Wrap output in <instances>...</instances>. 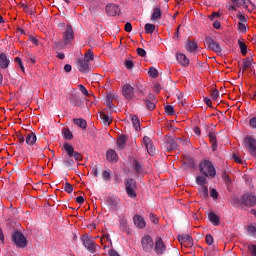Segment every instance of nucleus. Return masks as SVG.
<instances>
[{"label":"nucleus","instance_id":"obj_1","mask_svg":"<svg viewBox=\"0 0 256 256\" xmlns=\"http://www.w3.org/2000/svg\"><path fill=\"white\" fill-rule=\"evenodd\" d=\"M199 171L205 177H215L217 175V170H215V166L209 160H203L199 165Z\"/></svg>","mask_w":256,"mask_h":256},{"label":"nucleus","instance_id":"obj_2","mask_svg":"<svg viewBox=\"0 0 256 256\" xmlns=\"http://www.w3.org/2000/svg\"><path fill=\"white\" fill-rule=\"evenodd\" d=\"M244 147L249 155L256 159V139L251 136L246 137L244 140Z\"/></svg>","mask_w":256,"mask_h":256},{"label":"nucleus","instance_id":"obj_3","mask_svg":"<svg viewBox=\"0 0 256 256\" xmlns=\"http://www.w3.org/2000/svg\"><path fill=\"white\" fill-rule=\"evenodd\" d=\"M12 239L15 245L20 247V249H25V247H27V238H25L21 232H14Z\"/></svg>","mask_w":256,"mask_h":256},{"label":"nucleus","instance_id":"obj_4","mask_svg":"<svg viewBox=\"0 0 256 256\" xmlns=\"http://www.w3.org/2000/svg\"><path fill=\"white\" fill-rule=\"evenodd\" d=\"M122 95L127 99V101H133L135 99V88L131 86L130 84H125L122 87Z\"/></svg>","mask_w":256,"mask_h":256},{"label":"nucleus","instance_id":"obj_5","mask_svg":"<svg viewBox=\"0 0 256 256\" xmlns=\"http://www.w3.org/2000/svg\"><path fill=\"white\" fill-rule=\"evenodd\" d=\"M141 245L143 251H145L146 253H151L154 246L153 238H151V236L149 235L144 236L141 240Z\"/></svg>","mask_w":256,"mask_h":256},{"label":"nucleus","instance_id":"obj_6","mask_svg":"<svg viewBox=\"0 0 256 256\" xmlns=\"http://www.w3.org/2000/svg\"><path fill=\"white\" fill-rule=\"evenodd\" d=\"M75 33L73 32V27L67 25L65 31L63 32L64 45H67L73 41Z\"/></svg>","mask_w":256,"mask_h":256},{"label":"nucleus","instance_id":"obj_7","mask_svg":"<svg viewBox=\"0 0 256 256\" xmlns=\"http://www.w3.org/2000/svg\"><path fill=\"white\" fill-rule=\"evenodd\" d=\"M242 203L246 207H254L256 205V196L253 193H246L242 196Z\"/></svg>","mask_w":256,"mask_h":256},{"label":"nucleus","instance_id":"obj_8","mask_svg":"<svg viewBox=\"0 0 256 256\" xmlns=\"http://www.w3.org/2000/svg\"><path fill=\"white\" fill-rule=\"evenodd\" d=\"M205 41H206V45L208 46V49H210V51H214V53H221V51H222L221 45H219L217 42H215V40H213V38L206 37Z\"/></svg>","mask_w":256,"mask_h":256},{"label":"nucleus","instance_id":"obj_9","mask_svg":"<svg viewBox=\"0 0 256 256\" xmlns=\"http://www.w3.org/2000/svg\"><path fill=\"white\" fill-rule=\"evenodd\" d=\"M135 180L133 179H128L126 181V192L127 195L130 196L132 199H135V197H137V193H135Z\"/></svg>","mask_w":256,"mask_h":256},{"label":"nucleus","instance_id":"obj_10","mask_svg":"<svg viewBox=\"0 0 256 256\" xmlns=\"http://www.w3.org/2000/svg\"><path fill=\"white\" fill-rule=\"evenodd\" d=\"M232 3L236 5V7H243L247 9V11H253V3L251 0H231Z\"/></svg>","mask_w":256,"mask_h":256},{"label":"nucleus","instance_id":"obj_11","mask_svg":"<svg viewBox=\"0 0 256 256\" xmlns=\"http://www.w3.org/2000/svg\"><path fill=\"white\" fill-rule=\"evenodd\" d=\"M143 143L147 149V153L152 157L155 155V146H153V141L148 136H144Z\"/></svg>","mask_w":256,"mask_h":256},{"label":"nucleus","instance_id":"obj_12","mask_svg":"<svg viewBox=\"0 0 256 256\" xmlns=\"http://www.w3.org/2000/svg\"><path fill=\"white\" fill-rule=\"evenodd\" d=\"M134 225L138 229H145L147 227V222L145 221V218L141 215H135L133 217Z\"/></svg>","mask_w":256,"mask_h":256},{"label":"nucleus","instance_id":"obj_13","mask_svg":"<svg viewBox=\"0 0 256 256\" xmlns=\"http://www.w3.org/2000/svg\"><path fill=\"white\" fill-rule=\"evenodd\" d=\"M165 243H163V239L161 238H156V242H155V248L154 251L155 253H157V255H163V253H165Z\"/></svg>","mask_w":256,"mask_h":256},{"label":"nucleus","instance_id":"obj_14","mask_svg":"<svg viewBox=\"0 0 256 256\" xmlns=\"http://www.w3.org/2000/svg\"><path fill=\"white\" fill-rule=\"evenodd\" d=\"M120 11L121 10L119 9V6H117L115 4H108L106 6V13L110 17H115V15H119Z\"/></svg>","mask_w":256,"mask_h":256},{"label":"nucleus","instance_id":"obj_15","mask_svg":"<svg viewBox=\"0 0 256 256\" xmlns=\"http://www.w3.org/2000/svg\"><path fill=\"white\" fill-rule=\"evenodd\" d=\"M79 71L81 73H89L91 71V65L89 64V61L84 60L83 58L79 60Z\"/></svg>","mask_w":256,"mask_h":256},{"label":"nucleus","instance_id":"obj_16","mask_svg":"<svg viewBox=\"0 0 256 256\" xmlns=\"http://www.w3.org/2000/svg\"><path fill=\"white\" fill-rule=\"evenodd\" d=\"M176 59L182 67H189V58L183 53H178Z\"/></svg>","mask_w":256,"mask_h":256},{"label":"nucleus","instance_id":"obj_17","mask_svg":"<svg viewBox=\"0 0 256 256\" xmlns=\"http://www.w3.org/2000/svg\"><path fill=\"white\" fill-rule=\"evenodd\" d=\"M83 245L88 249V251H91V253H95V242L89 238H83Z\"/></svg>","mask_w":256,"mask_h":256},{"label":"nucleus","instance_id":"obj_18","mask_svg":"<svg viewBox=\"0 0 256 256\" xmlns=\"http://www.w3.org/2000/svg\"><path fill=\"white\" fill-rule=\"evenodd\" d=\"M9 63H11L9 61V58H7V55L4 53L0 54V68L1 69H7V67H9Z\"/></svg>","mask_w":256,"mask_h":256},{"label":"nucleus","instance_id":"obj_19","mask_svg":"<svg viewBox=\"0 0 256 256\" xmlns=\"http://www.w3.org/2000/svg\"><path fill=\"white\" fill-rule=\"evenodd\" d=\"M106 157L111 163H117V160L119 159L115 150H108L106 153Z\"/></svg>","mask_w":256,"mask_h":256},{"label":"nucleus","instance_id":"obj_20","mask_svg":"<svg viewBox=\"0 0 256 256\" xmlns=\"http://www.w3.org/2000/svg\"><path fill=\"white\" fill-rule=\"evenodd\" d=\"M35 143H37V135L33 132L28 133L26 136V144L35 145Z\"/></svg>","mask_w":256,"mask_h":256},{"label":"nucleus","instance_id":"obj_21","mask_svg":"<svg viewBox=\"0 0 256 256\" xmlns=\"http://www.w3.org/2000/svg\"><path fill=\"white\" fill-rule=\"evenodd\" d=\"M208 219L211 223H213L216 227L217 225H219V216H217V214H215V212H210L208 214Z\"/></svg>","mask_w":256,"mask_h":256},{"label":"nucleus","instance_id":"obj_22","mask_svg":"<svg viewBox=\"0 0 256 256\" xmlns=\"http://www.w3.org/2000/svg\"><path fill=\"white\" fill-rule=\"evenodd\" d=\"M251 65H253V59H251V58L244 59L243 63H242V73L246 69H251Z\"/></svg>","mask_w":256,"mask_h":256},{"label":"nucleus","instance_id":"obj_23","mask_svg":"<svg viewBox=\"0 0 256 256\" xmlns=\"http://www.w3.org/2000/svg\"><path fill=\"white\" fill-rule=\"evenodd\" d=\"M131 121L136 131H141V123L139 122V118L135 115L131 116Z\"/></svg>","mask_w":256,"mask_h":256},{"label":"nucleus","instance_id":"obj_24","mask_svg":"<svg viewBox=\"0 0 256 256\" xmlns=\"http://www.w3.org/2000/svg\"><path fill=\"white\" fill-rule=\"evenodd\" d=\"M186 50L189 53H195V51H197V44L195 42L188 41L186 44Z\"/></svg>","mask_w":256,"mask_h":256},{"label":"nucleus","instance_id":"obj_25","mask_svg":"<svg viewBox=\"0 0 256 256\" xmlns=\"http://www.w3.org/2000/svg\"><path fill=\"white\" fill-rule=\"evenodd\" d=\"M207 177L208 176H198L196 177V183L200 186V187H203V186H207Z\"/></svg>","mask_w":256,"mask_h":256},{"label":"nucleus","instance_id":"obj_26","mask_svg":"<svg viewBox=\"0 0 256 256\" xmlns=\"http://www.w3.org/2000/svg\"><path fill=\"white\" fill-rule=\"evenodd\" d=\"M64 150L66 151L68 157H73V153L75 152V148H73V145L65 143Z\"/></svg>","mask_w":256,"mask_h":256},{"label":"nucleus","instance_id":"obj_27","mask_svg":"<svg viewBox=\"0 0 256 256\" xmlns=\"http://www.w3.org/2000/svg\"><path fill=\"white\" fill-rule=\"evenodd\" d=\"M210 143L212 144V151H217V136L213 133L209 134Z\"/></svg>","mask_w":256,"mask_h":256},{"label":"nucleus","instance_id":"obj_28","mask_svg":"<svg viewBox=\"0 0 256 256\" xmlns=\"http://www.w3.org/2000/svg\"><path fill=\"white\" fill-rule=\"evenodd\" d=\"M74 123L77 127H80V129H87V121H85V119H74Z\"/></svg>","mask_w":256,"mask_h":256},{"label":"nucleus","instance_id":"obj_29","mask_svg":"<svg viewBox=\"0 0 256 256\" xmlns=\"http://www.w3.org/2000/svg\"><path fill=\"white\" fill-rule=\"evenodd\" d=\"M158 19H161V9L160 8H154L151 21H158Z\"/></svg>","mask_w":256,"mask_h":256},{"label":"nucleus","instance_id":"obj_30","mask_svg":"<svg viewBox=\"0 0 256 256\" xmlns=\"http://www.w3.org/2000/svg\"><path fill=\"white\" fill-rule=\"evenodd\" d=\"M199 193L201 197L207 199L209 197V188L207 186H200Z\"/></svg>","mask_w":256,"mask_h":256},{"label":"nucleus","instance_id":"obj_31","mask_svg":"<svg viewBox=\"0 0 256 256\" xmlns=\"http://www.w3.org/2000/svg\"><path fill=\"white\" fill-rule=\"evenodd\" d=\"M149 77H152V79H157L159 77V71L155 67H150L148 71Z\"/></svg>","mask_w":256,"mask_h":256},{"label":"nucleus","instance_id":"obj_32","mask_svg":"<svg viewBox=\"0 0 256 256\" xmlns=\"http://www.w3.org/2000/svg\"><path fill=\"white\" fill-rule=\"evenodd\" d=\"M100 119H102L104 125H111L112 119L105 112L100 114Z\"/></svg>","mask_w":256,"mask_h":256},{"label":"nucleus","instance_id":"obj_33","mask_svg":"<svg viewBox=\"0 0 256 256\" xmlns=\"http://www.w3.org/2000/svg\"><path fill=\"white\" fill-rule=\"evenodd\" d=\"M125 143H127V138L125 136H120L117 140V145L119 149H123L125 147Z\"/></svg>","mask_w":256,"mask_h":256},{"label":"nucleus","instance_id":"obj_34","mask_svg":"<svg viewBox=\"0 0 256 256\" xmlns=\"http://www.w3.org/2000/svg\"><path fill=\"white\" fill-rule=\"evenodd\" d=\"M84 61H88L90 63V61H93V59H95V55L93 54V51L88 50L85 55H84Z\"/></svg>","mask_w":256,"mask_h":256},{"label":"nucleus","instance_id":"obj_35","mask_svg":"<svg viewBox=\"0 0 256 256\" xmlns=\"http://www.w3.org/2000/svg\"><path fill=\"white\" fill-rule=\"evenodd\" d=\"M155 32V25L154 24H145V33L151 34Z\"/></svg>","mask_w":256,"mask_h":256},{"label":"nucleus","instance_id":"obj_36","mask_svg":"<svg viewBox=\"0 0 256 256\" xmlns=\"http://www.w3.org/2000/svg\"><path fill=\"white\" fill-rule=\"evenodd\" d=\"M238 45L242 55H247V45H245V43H243L241 40L238 41Z\"/></svg>","mask_w":256,"mask_h":256},{"label":"nucleus","instance_id":"obj_37","mask_svg":"<svg viewBox=\"0 0 256 256\" xmlns=\"http://www.w3.org/2000/svg\"><path fill=\"white\" fill-rule=\"evenodd\" d=\"M102 178L104 179V181H111V170L103 171Z\"/></svg>","mask_w":256,"mask_h":256},{"label":"nucleus","instance_id":"obj_38","mask_svg":"<svg viewBox=\"0 0 256 256\" xmlns=\"http://www.w3.org/2000/svg\"><path fill=\"white\" fill-rule=\"evenodd\" d=\"M78 88L80 89L81 93L84 95V97H91V94L89 91H87V88L83 86V84H79Z\"/></svg>","mask_w":256,"mask_h":256},{"label":"nucleus","instance_id":"obj_39","mask_svg":"<svg viewBox=\"0 0 256 256\" xmlns=\"http://www.w3.org/2000/svg\"><path fill=\"white\" fill-rule=\"evenodd\" d=\"M249 235H256V224H251L247 227Z\"/></svg>","mask_w":256,"mask_h":256},{"label":"nucleus","instance_id":"obj_40","mask_svg":"<svg viewBox=\"0 0 256 256\" xmlns=\"http://www.w3.org/2000/svg\"><path fill=\"white\" fill-rule=\"evenodd\" d=\"M211 98L213 101H219V90L214 89L211 91Z\"/></svg>","mask_w":256,"mask_h":256},{"label":"nucleus","instance_id":"obj_41","mask_svg":"<svg viewBox=\"0 0 256 256\" xmlns=\"http://www.w3.org/2000/svg\"><path fill=\"white\" fill-rule=\"evenodd\" d=\"M238 31L240 33H247V25L245 23H238Z\"/></svg>","mask_w":256,"mask_h":256},{"label":"nucleus","instance_id":"obj_42","mask_svg":"<svg viewBox=\"0 0 256 256\" xmlns=\"http://www.w3.org/2000/svg\"><path fill=\"white\" fill-rule=\"evenodd\" d=\"M64 191H66V193H73V185H71V183H66L64 186Z\"/></svg>","mask_w":256,"mask_h":256},{"label":"nucleus","instance_id":"obj_43","mask_svg":"<svg viewBox=\"0 0 256 256\" xmlns=\"http://www.w3.org/2000/svg\"><path fill=\"white\" fill-rule=\"evenodd\" d=\"M64 165H65L66 167H73V165H75V162H74L73 159H71V158H66V159L64 160Z\"/></svg>","mask_w":256,"mask_h":256},{"label":"nucleus","instance_id":"obj_44","mask_svg":"<svg viewBox=\"0 0 256 256\" xmlns=\"http://www.w3.org/2000/svg\"><path fill=\"white\" fill-rule=\"evenodd\" d=\"M64 138L65 139H73V133L69 129L64 130Z\"/></svg>","mask_w":256,"mask_h":256},{"label":"nucleus","instance_id":"obj_45","mask_svg":"<svg viewBox=\"0 0 256 256\" xmlns=\"http://www.w3.org/2000/svg\"><path fill=\"white\" fill-rule=\"evenodd\" d=\"M149 218H150V221H152V222L154 223V225H157V223H159V218H157V217L155 216V214L150 213V214H149Z\"/></svg>","mask_w":256,"mask_h":256},{"label":"nucleus","instance_id":"obj_46","mask_svg":"<svg viewBox=\"0 0 256 256\" xmlns=\"http://www.w3.org/2000/svg\"><path fill=\"white\" fill-rule=\"evenodd\" d=\"M145 105L148 107V109L150 111H153V109H155V104L153 102H151L150 100H146Z\"/></svg>","mask_w":256,"mask_h":256},{"label":"nucleus","instance_id":"obj_47","mask_svg":"<svg viewBox=\"0 0 256 256\" xmlns=\"http://www.w3.org/2000/svg\"><path fill=\"white\" fill-rule=\"evenodd\" d=\"M15 63L19 64L20 69L24 72L25 71V66H23V61L21 60V58L16 57L15 58Z\"/></svg>","mask_w":256,"mask_h":256},{"label":"nucleus","instance_id":"obj_48","mask_svg":"<svg viewBox=\"0 0 256 256\" xmlns=\"http://www.w3.org/2000/svg\"><path fill=\"white\" fill-rule=\"evenodd\" d=\"M72 157H74L76 161H81V159H83V156L81 155V153L75 152V151L73 152Z\"/></svg>","mask_w":256,"mask_h":256},{"label":"nucleus","instance_id":"obj_49","mask_svg":"<svg viewBox=\"0 0 256 256\" xmlns=\"http://www.w3.org/2000/svg\"><path fill=\"white\" fill-rule=\"evenodd\" d=\"M165 112L167 113V115H173V113H174L173 106H171V105L166 106Z\"/></svg>","mask_w":256,"mask_h":256},{"label":"nucleus","instance_id":"obj_50","mask_svg":"<svg viewBox=\"0 0 256 256\" xmlns=\"http://www.w3.org/2000/svg\"><path fill=\"white\" fill-rule=\"evenodd\" d=\"M248 249H249L252 256H256V245H253V244L249 245Z\"/></svg>","mask_w":256,"mask_h":256},{"label":"nucleus","instance_id":"obj_51","mask_svg":"<svg viewBox=\"0 0 256 256\" xmlns=\"http://www.w3.org/2000/svg\"><path fill=\"white\" fill-rule=\"evenodd\" d=\"M178 241L183 243V241H191V236H178Z\"/></svg>","mask_w":256,"mask_h":256},{"label":"nucleus","instance_id":"obj_52","mask_svg":"<svg viewBox=\"0 0 256 256\" xmlns=\"http://www.w3.org/2000/svg\"><path fill=\"white\" fill-rule=\"evenodd\" d=\"M125 67H126V69H133V67H134L133 61L126 60L125 61Z\"/></svg>","mask_w":256,"mask_h":256},{"label":"nucleus","instance_id":"obj_53","mask_svg":"<svg viewBox=\"0 0 256 256\" xmlns=\"http://www.w3.org/2000/svg\"><path fill=\"white\" fill-rule=\"evenodd\" d=\"M213 236L211 234L206 235V243L207 245H211L213 243Z\"/></svg>","mask_w":256,"mask_h":256},{"label":"nucleus","instance_id":"obj_54","mask_svg":"<svg viewBox=\"0 0 256 256\" xmlns=\"http://www.w3.org/2000/svg\"><path fill=\"white\" fill-rule=\"evenodd\" d=\"M137 53L140 57H145V55H147V52L143 48H138Z\"/></svg>","mask_w":256,"mask_h":256},{"label":"nucleus","instance_id":"obj_55","mask_svg":"<svg viewBox=\"0 0 256 256\" xmlns=\"http://www.w3.org/2000/svg\"><path fill=\"white\" fill-rule=\"evenodd\" d=\"M249 125H250V127H252V129H256V117L251 118L249 120Z\"/></svg>","mask_w":256,"mask_h":256},{"label":"nucleus","instance_id":"obj_56","mask_svg":"<svg viewBox=\"0 0 256 256\" xmlns=\"http://www.w3.org/2000/svg\"><path fill=\"white\" fill-rule=\"evenodd\" d=\"M210 197H213L214 199H217L219 197V193H217L216 189H212L210 191Z\"/></svg>","mask_w":256,"mask_h":256},{"label":"nucleus","instance_id":"obj_57","mask_svg":"<svg viewBox=\"0 0 256 256\" xmlns=\"http://www.w3.org/2000/svg\"><path fill=\"white\" fill-rule=\"evenodd\" d=\"M18 142L20 143V145H23V143H25L26 138L23 136V134H19L17 136Z\"/></svg>","mask_w":256,"mask_h":256},{"label":"nucleus","instance_id":"obj_58","mask_svg":"<svg viewBox=\"0 0 256 256\" xmlns=\"http://www.w3.org/2000/svg\"><path fill=\"white\" fill-rule=\"evenodd\" d=\"M125 31L127 33H131V31H133V26L131 25V23L128 22L125 24Z\"/></svg>","mask_w":256,"mask_h":256},{"label":"nucleus","instance_id":"obj_59","mask_svg":"<svg viewBox=\"0 0 256 256\" xmlns=\"http://www.w3.org/2000/svg\"><path fill=\"white\" fill-rule=\"evenodd\" d=\"M120 225L125 229V227H127V218L122 217L120 219Z\"/></svg>","mask_w":256,"mask_h":256},{"label":"nucleus","instance_id":"obj_60","mask_svg":"<svg viewBox=\"0 0 256 256\" xmlns=\"http://www.w3.org/2000/svg\"><path fill=\"white\" fill-rule=\"evenodd\" d=\"M239 22L238 23H247V18L244 15H239L238 16Z\"/></svg>","mask_w":256,"mask_h":256},{"label":"nucleus","instance_id":"obj_61","mask_svg":"<svg viewBox=\"0 0 256 256\" xmlns=\"http://www.w3.org/2000/svg\"><path fill=\"white\" fill-rule=\"evenodd\" d=\"M134 169L137 173H139V171H141V164H139V162H135Z\"/></svg>","mask_w":256,"mask_h":256},{"label":"nucleus","instance_id":"obj_62","mask_svg":"<svg viewBox=\"0 0 256 256\" xmlns=\"http://www.w3.org/2000/svg\"><path fill=\"white\" fill-rule=\"evenodd\" d=\"M84 201H85V198H83V196H78V197L76 198V203H79L80 205H81L82 203H84Z\"/></svg>","mask_w":256,"mask_h":256},{"label":"nucleus","instance_id":"obj_63","mask_svg":"<svg viewBox=\"0 0 256 256\" xmlns=\"http://www.w3.org/2000/svg\"><path fill=\"white\" fill-rule=\"evenodd\" d=\"M213 28H214V29H221V22L215 21V22L213 23Z\"/></svg>","mask_w":256,"mask_h":256},{"label":"nucleus","instance_id":"obj_64","mask_svg":"<svg viewBox=\"0 0 256 256\" xmlns=\"http://www.w3.org/2000/svg\"><path fill=\"white\" fill-rule=\"evenodd\" d=\"M71 69H72V67H71V65H69V64H66V65L64 66V71H65L66 73H71Z\"/></svg>","mask_w":256,"mask_h":256}]
</instances>
